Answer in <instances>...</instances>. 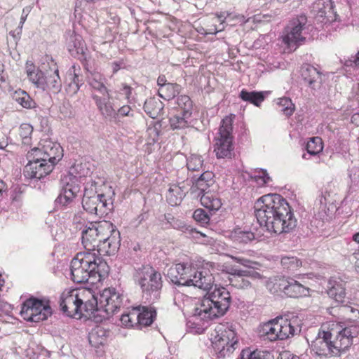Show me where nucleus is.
<instances>
[{
    "label": "nucleus",
    "mask_w": 359,
    "mask_h": 359,
    "mask_svg": "<svg viewBox=\"0 0 359 359\" xmlns=\"http://www.w3.org/2000/svg\"><path fill=\"white\" fill-rule=\"evenodd\" d=\"M279 289L286 295L292 298L306 297L309 293V287L303 285L292 278L280 280Z\"/></svg>",
    "instance_id": "b1692460"
},
{
    "label": "nucleus",
    "mask_w": 359,
    "mask_h": 359,
    "mask_svg": "<svg viewBox=\"0 0 359 359\" xmlns=\"http://www.w3.org/2000/svg\"><path fill=\"white\" fill-rule=\"evenodd\" d=\"M327 294L339 304L346 306L350 303L346 297L345 283L341 280L330 279L328 281Z\"/></svg>",
    "instance_id": "393cba45"
},
{
    "label": "nucleus",
    "mask_w": 359,
    "mask_h": 359,
    "mask_svg": "<svg viewBox=\"0 0 359 359\" xmlns=\"http://www.w3.org/2000/svg\"><path fill=\"white\" fill-rule=\"evenodd\" d=\"M124 296L114 287L104 289L95 297L93 293L90 301L86 302V306L88 310L102 311L107 316L114 315L123 306Z\"/></svg>",
    "instance_id": "ddd939ff"
},
{
    "label": "nucleus",
    "mask_w": 359,
    "mask_h": 359,
    "mask_svg": "<svg viewBox=\"0 0 359 359\" xmlns=\"http://www.w3.org/2000/svg\"><path fill=\"white\" fill-rule=\"evenodd\" d=\"M251 177L259 186H264L271 182V178L267 170L262 168H256L252 171Z\"/></svg>",
    "instance_id": "4c0bfd02"
},
{
    "label": "nucleus",
    "mask_w": 359,
    "mask_h": 359,
    "mask_svg": "<svg viewBox=\"0 0 359 359\" xmlns=\"http://www.w3.org/2000/svg\"><path fill=\"white\" fill-rule=\"evenodd\" d=\"M211 343L219 359L230 356L238 348V337L232 325H218L211 334Z\"/></svg>",
    "instance_id": "1a4fd4ad"
},
{
    "label": "nucleus",
    "mask_w": 359,
    "mask_h": 359,
    "mask_svg": "<svg viewBox=\"0 0 359 359\" xmlns=\"http://www.w3.org/2000/svg\"><path fill=\"white\" fill-rule=\"evenodd\" d=\"M216 16H217L218 20L220 21L221 25H222L224 22V20L226 18V13H224V12L220 13L219 14L217 13Z\"/></svg>",
    "instance_id": "e2e57ef3"
},
{
    "label": "nucleus",
    "mask_w": 359,
    "mask_h": 359,
    "mask_svg": "<svg viewBox=\"0 0 359 359\" xmlns=\"http://www.w3.org/2000/svg\"><path fill=\"white\" fill-rule=\"evenodd\" d=\"M239 97L243 101L248 102L257 107L259 106L260 103L264 100V96L262 93L255 91L248 92L244 89L241 91Z\"/></svg>",
    "instance_id": "f704fd0d"
},
{
    "label": "nucleus",
    "mask_w": 359,
    "mask_h": 359,
    "mask_svg": "<svg viewBox=\"0 0 359 359\" xmlns=\"http://www.w3.org/2000/svg\"><path fill=\"white\" fill-rule=\"evenodd\" d=\"M169 83L167 82L166 78L164 75H161L158 76L157 79V84L158 87L163 86L164 85L168 84Z\"/></svg>",
    "instance_id": "052dcab7"
},
{
    "label": "nucleus",
    "mask_w": 359,
    "mask_h": 359,
    "mask_svg": "<svg viewBox=\"0 0 359 359\" xmlns=\"http://www.w3.org/2000/svg\"><path fill=\"white\" fill-rule=\"evenodd\" d=\"M165 219L172 228L187 233L188 236L194 239H199L201 237H205V234L196 231L191 226L187 225L184 222L175 219L170 215H165Z\"/></svg>",
    "instance_id": "cd10ccee"
},
{
    "label": "nucleus",
    "mask_w": 359,
    "mask_h": 359,
    "mask_svg": "<svg viewBox=\"0 0 359 359\" xmlns=\"http://www.w3.org/2000/svg\"><path fill=\"white\" fill-rule=\"evenodd\" d=\"M164 108L163 103L158 98L150 97L147 99L144 104L145 113L151 118H156L163 114Z\"/></svg>",
    "instance_id": "c85d7f7f"
},
{
    "label": "nucleus",
    "mask_w": 359,
    "mask_h": 359,
    "mask_svg": "<svg viewBox=\"0 0 359 359\" xmlns=\"http://www.w3.org/2000/svg\"><path fill=\"white\" fill-rule=\"evenodd\" d=\"M346 65H355V67L359 68V51L355 56H352L350 60L346 62Z\"/></svg>",
    "instance_id": "13d9d810"
},
{
    "label": "nucleus",
    "mask_w": 359,
    "mask_h": 359,
    "mask_svg": "<svg viewBox=\"0 0 359 359\" xmlns=\"http://www.w3.org/2000/svg\"><path fill=\"white\" fill-rule=\"evenodd\" d=\"M146 219H147V215H146V213L140 214L137 217L138 224H141L143 221H145Z\"/></svg>",
    "instance_id": "338daca9"
},
{
    "label": "nucleus",
    "mask_w": 359,
    "mask_h": 359,
    "mask_svg": "<svg viewBox=\"0 0 359 359\" xmlns=\"http://www.w3.org/2000/svg\"><path fill=\"white\" fill-rule=\"evenodd\" d=\"M67 47L72 56L79 59L84 57L86 47L81 35L74 32L69 34L67 38Z\"/></svg>",
    "instance_id": "bb28decb"
},
{
    "label": "nucleus",
    "mask_w": 359,
    "mask_h": 359,
    "mask_svg": "<svg viewBox=\"0 0 359 359\" xmlns=\"http://www.w3.org/2000/svg\"><path fill=\"white\" fill-rule=\"evenodd\" d=\"M85 184L82 199L83 209L88 213L95 215L100 218L107 215L111 210V204L107 203L104 194H97V187L98 184H103L104 180L97 177H90Z\"/></svg>",
    "instance_id": "6e6552de"
},
{
    "label": "nucleus",
    "mask_w": 359,
    "mask_h": 359,
    "mask_svg": "<svg viewBox=\"0 0 359 359\" xmlns=\"http://www.w3.org/2000/svg\"><path fill=\"white\" fill-rule=\"evenodd\" d=\"M232 237L235 241L241 243H248L255 239V234L249 231H243L240 229H236L232 233Z\"/></svg>",
    "instance_id": "c03bdc74"
},
{
    "label": "nucleus",
    "mask_w": 359,
    "mask_h": 359,
    "mask_svg": "<svg viewBox=\"0 0 359 359\" xmlns=\"http://www.w3.org/2000/svg\"><path fill=\"white\" fill-rule=\"evenodd\" d=\"M302 76L309 86L314 90L320 87L322 83V75L320 71L312 65L306 64L301 69Z\"/></svg>",
    "instance_id": "a878e982"
},
{
    "label": "nucleus",
    "mask_w": 359,
    "mask_h": 359,
    "mask_svg": "<svg viewBox=\"0 0 359 359\" xmlns=\"http://www.w3.org/2000/svg\"><path fill=\"white\" fill-rule=\"evenodd\" d=\"M52 314L50 302L35 297L27 299L22 304L20 316L29 322H40L46 320Z\"/></svg>",
    "instance_id": "dca6fc26"
},
{
    "label": "nucleus",
    "mask_w": 359,
    "mask_h": 359,
    "mask_svg": "<svg viewBox=\"0 0 359 359\" xmlns=\"http://www.w3.org/2000/svg\"><path fill=\"white\" fill-rule=\"evenodd\" d=\"M92 291L89 289L65 290L60 296V306L64 313L69 317H76L82 314L83 311L92 313L88 310L86 304L90 301Z\"/></svg>",
    "instance_id": "f8f14e48"
},
{
    "label": "nucleus",
    "mask_w": 359,
    "mask_h": 359,
    "mask_svg": "<svg viewBox=\"0 0 359 359\" xmlns=\"http://www.w3.org/2000/svg\"><path fill=\"white\" fill-rule=\"evenodd\" d=\"M224 26H222V27H217L214 26L213 27L210 28L208 29V32H206V34H216L217 33L224 30Z\"/></svg>",
    "instance_id": "bf43d9fd"
},
{
    "label": "nucleus",
    "mask_w": 359,
    "mask_h": 359,
    "mask_svg": "<svg viewBox=\"0 0 359 359\" xmlns=\"http://www.w3.org/2000/svg\"><path fill=\"white\" fill-rule=\"evenodd\" d=\"M230 257L236 261V262L241 264V265L248 267L249 269H255L256 266L258 265V263L256 262H252L250 259L241 257H236V256H232L231 255Z\"/></svg>",
    "instance_id": "864d4df0"
},
{
    "label": "nucleus",
    "mask_w": 359,
    "mask_h": 359,
    "mask_svg": "<svg viewBox=\"0 0 359 359\" xmlns=\"http://www.w3.org/2000/svg\"><path fill=\"white\" fill-rule=\"evenodd\" d=\"M255 216L262 226L275 233H288L297 226V219L287 201L280 194H266L255 203Z\"/></svg>",
    "instance_id": "f257e3e1"
},
{
    "label": "nucleus",
    "mask_w": 359,
    "mask_h": 359,
    "mask_svg": "<svg viewBox=\"0 0 359 359\" xmlns=\"http://www.w3.org/2000/svg\"><path fill=\"white\" fill-rule=\"evenodd\" d=\"M73 69V73H74V79H73V81H72V83L70 84V86L73 87L74 88V93H76L79 89V76L76 74V67L75 66H73L72 68Z\"/></svg>",
    "instance_id": "6e6d98bb"
},
{
    "label": "nucleus",
    "mask_w": 359,
    "mask_h": 359,
    "mask_svg": "<svg viewBox=\"0 0 359 359\" xmlns=\"http://www.w3.org/2000/svg\"><path fill=\"white\" fill-rule=\"evenodd\" d=\"M116 117L113 118L114 122L118 123L120 121V117L122 116H133V110L129 105H123L118 108L117 110L116 109Z\"/></svg>",
    "instance_id": "09e8293b"
},
{
    "label": "nucleus",
    "mask_w": 359,
    "mask_h": 359,
    "mask_svg": "<svg viewBox=\"0 0 359 359\" xmlns=\"http://www.w3.org/2000/svg\"><path fill=\"white\" fill-rule=\"evenodd\" d=\"M88 83L91 88L100 95L109 91L104 84V78L99 72H90L88 76Z\"/></svg>",
    "instance_id": "2f4dec72"
},
{
    "label": "nucleus",
    "mask_w": 359,
    "mask_h": 359,
    "mask_svg": "<svg viewBox=\"0 0 359 359\" xmlns=\"http://www.w3.org/2000/svg\"><path fill=\"white\" fill-rule=\"evenodd\" d=\"M177 104L182 109L183 116H191L192 114L193 103L187 95H180L177 99Z\"/></svg>",
    "instance_id": "79ce46f5"
},
{
    "label": "nucleus",
    "mask_w": 359,
    "mask_h": 359,
    "mask_svg": "<svg viewBox=\"0 0 359 359\" xmlns=\"http://www.w3.org/2000/svg\"><path fill=\"white\" fill-rule=\"evenodd\" d=\"M351 122L357 126H359V114H354L351 117Z\"/></svg>",
    "instance_id": "0e129e2a"
},
{
    "label": "nucleus",
    "mask_w": 359,
    "mask_h": 359,
    "mask_svg": "<svg viewBox=\"0 0 359 359\" xmlns=\"http://www.w3.org/2000/svg\"><path fill=\"white\" fill-rule=\"evenodd\" d=\"M111 67L113 69V73H116L121 69L120 64L116 62H113L111 64Z\"/></svg>",
    "instance_id": "69168bd1"
},
{
    "label": "nucleus",
    "mask_w": 359,
    "mask_h": 359,
    "mask_svg": "<svg viewBox=\"0 0 359 359\" xmlns=\"http://www.w3.org/2000/svg\"><path fill=\"white\" fill-rule=\"evenodd\" d=\"M91 172L85 165H77L73 167L60 179L61 191L55 200L57 204L65 207L71 204L80 191V184L86 187V182L90 179Z\"/></svg>",
    "instance_id": "423d86ee"
},
{
    "label": "nucleus",
    "mask_w": 359,
    "mask_h": 359,
    "mask_svg": "<svg viewBox=\"0 0 359 359\" xmlns=\"http://www.w3.org/2000/svg\"><path fill=\"white\" fill-rule=\"evenodd\" d=\"M349 177L352 181V182L355 184H359V168H353L350 170Z\"/></svg>",
    "instance_id": "4d7b16f0"
},
{
    "label": "nucleus",
    "mask_w": 359,
    "mask_h": 359,
    "mask_svg": "<svg viewBox=\"0 0 359 359\" xmlns=\"http://www.w3.org/2000/svg\"><path fill=\"white\" fill-rule=\"evenodd\" d=\"M156 310L152 307L139 306L133 307L121 317V323L126 327H142L149 326L156 318Z\"/></svg>",
    "instance_id": "f3484780"
},
{
    "label": "nucleus",
    "mask_w": 359,
    "mask_h": 359,
    "mask_svg": "<svg viewBox=\"0 0 359 359\" xmlns=\"http://www.w3.org/2000/svg\"><path fill=\"white\" fill-rule=\"evenodd\" d=\"M133 88L126 83H121L118 90H116V93L125 96V98L128 100V103H130V97L133 92Z\"/></svg>",
    "instance_id": "603ef678"
},
{
    "label": "nucleus",
    "mask_w": 359,
    "mask_h": 359,
    "mask_svg": "<svg viewBox=\"0 0 359 359\" xmlns=\"http://www.w3.org/2000/svg\"><path fill=\"white\" fill-rule=\"evenodd\" d=\"M318 201L321 206L325 207L327 201L325 195H324L323 193H321V194L318 196Z\"/></svg>",
    "instance_id": "680f3d73"
},
{
    "label": "nucleus",
    "mask_w": 359,
    "mask_h": 359,
    "mask_svg": "<svg viewBox=\"0 0 359 359\" xmlns=\"http://www.w3.org/2000/svg\"><path fill=\"white\" fill-rule=\"evenodd\" d=\"M307 152L313 156L318 154L323 149V143L320 137L310 138L306 147Z\"/></svg>",
    "instance_id": "58836bf2"
},
{
    "label": "nucleus",
    "mask_w": 359,
    "mask_h": 359,
    "mask_svg": "<svg viewBox=\"0 0 359 359\" xmlns=\"http://www.w3.org/2000/svg\"><path fill=\"white\" fill-rule=\"evenodd\" d=\"M241 359H273V357L268 351L244 349L241 352Z\"/></svg>",
    "instance_id": "ea45409f"
},
{
    "label": "nucleus",
    "mask_w": 359,
    "mask_h": 359,
    "mask_svg": "<svg viewBox=\"0 0 359 359\" xmlns=\"http://www.w3.org/2000/svg\"><path fill=\"white\" fill-rule=\"evenodd\" d=\"M134 280L142 292L150 301L159 299L163 286L161 273L149 265L142 266L135 270Z\"/></svg>",
    "instance_id": "9b49d317"
},
{
    "label": "nucleus",
    "mask_w": 359,
    "mask_h": 359,
    "mask_svg": "<svg viewBox=\"0 0 359 359\" xmlns=\"http://www.w3.org/2000/svg\"><path fill=\"white\" fill-rule=\"evenodd\" d=\"M101 239L102 248H100L101 252L109 255L118 249L121 243L120 233L112 224L111 228L104 231Z\"/></svg>",
    "instance_id": "5701e85b"
},
{
    "label": "nucleus",
    "mask_w": 359,
    "mask_h": 359,
    "mask_svg": "<svg viewBox=\"0 0 359 359\" xmlns=\"http://www.w3.org/2000/svg\"><path fill=\"white\" fill-rule=\"evenodd\" d=\"M230 257L236 261V262L241 264V265L248 267L249 269H255L256 266L258 265V263L256 262H252L250 259L241 257H236V256H232L231 255Z\"/></svg>",
    "instance_id": "5fc2aeb1"
},
{
    "label": "nucleus",
    "mask_w": 359,
    "mask_h": 359,
    "mask_svg": "<svg viewBox=\"0 0 359 359\" xmlns=\"http://www.w3.org/2000/svg\"><path fill=\"white\" fill-rule=\"evenodd\" d=\"M193 218L202 225L208 224L210 217L208 213L203 209H197L193 213Z\"/></svg>",
    "instance_id": "8fccbe9b"
},
{
    "label": "nucleus",
    "mask_w": 359,
    "mask_h": 359,
    "mask_svg": "<svg viewBox=\"0 0 359 359\" xmlns=\"http://www.w3.org/2000/svg\"><path fill=\"white\" fill-rule=\"evenodd\" d=\"M29 11L28 10L23 9L18 27L15 30L10 32V34L13 36L14 38H16L17 36L20 37L22 33V26L27 20Z\"/></svg>",
    "instance_id": "3c124183"
},
{
    "label": "nucleus",
    "mask_w": 359,
    "mask_h": 359,
    "mask_svg": "<svg viewBox=\"0 0 359 359\" xmlns=\"http://www.w3.org/2000/svg\"><path fill=\"white\" fill-rule=\"evenodd\" d=\"M212 266V264H207ZM168 278L175 285L194 286L203 290L212 288L214 277L208 267L196 270L190 262H182L172 264L167 273Z\"/></svg>",
    "instance_id": "39448f33"
},
{
    "label": "nucleus",
    "mask_w": 359,
    "mask_h": 359,
    "mask_svg": "<svg viewBox=\"0 0 359 359\" xmlns=\"http://www.w3.org/2000/svg\"><path fill=\"white\" fill-rule=\"evenodd\" d=\"M214 174L210 171L203 172L191 187V194L200 198L203 206L210 210H218L222 203L214 191L215 187Z\"/></svg>",
    "instance_id": "9d476101"
},
{
    "label": "nucleus",
    "mask_w": 359,
    "mask_h": 359,
    "mask_svg": "<svg viewBox=\"0 0 359 359\" xmlns=\"http://www.w3.org/2000/svg\"><path fill=\"white\" fill-rule=\"evenodd\" d=\"M352 327H345L334 336L330 331L319 330L318 335L311 344V351L320 358H331L341 355L353 344L355 332Z\"/></svg>",
    "instance_id": "20e7f679"
},
{
    "label": "nucleus",
    "mask_w": 359,
    "mask_h": 359,
    "mask_svg": "<svg viewBox=\"0 0 359 359\" xmlns=\"http://www.w3.org/2000/svg\"><path fill=\"white\" fill-rule=\"evenodd\" d=\"M181 86L177 83H169L168 84L161 86L158 89V95L166 100L174 98L180 93Z\"/></svg>",
    "instance_id": "473e14b6"
},
{
    "label": "nucleus",
    "mask_w": 359,
    "mask_h": 359,
    "mask_svg": "<svg viewBox=\"0 0 359 359\" xmlns=\"http://www.w3.org/2000/svg\"><path fill=\"white\" fill-rule=\"evenodd\" d=\"M111 228V223L104 221L98 224L90 223L82 231L81 242L85 248L84 252H98L101 255L102 239L104 231Z\"/></svg>",
    "instance_id": "a211bd4d"
},
{
    "label": "nucleus",
    "mask_w": 359,
    "mask_h": 359,
    "mask_svg": "<svg viewBox=\"0 0 359 359\" xmlns=\"http://www.w3.org/2000/svg\"><path fill=\"white\" fill-rule=\"evenodd\" d=\"M233 117L231 116H226L222 120L214 145V151L217 158H231L233 155Z\"/></svg>",
    "instance_id": "2eb2a0df"
},
{
    "label": "nucleus",
    "mask_w": 359,
    "mask_h": 359,
    "mask_svg": "<svg viewBox=\"0 0 359 359\" xmlns=\"http://www.w3.org/2000/svg\"><path fill=\"white\" fill-rule=\"evenodd\" d=\"M88 341L92 346L99 347L106 341L105 331L101 327L93 329L88 335Z\"/></svg>",
    "instance_id": "72a5a7b5"
},
{
    "label": "nucleus",
    "mask_w": 359,
    "mask_h": 359,
    "mask_svg": "<svg viewBox=\"0 0 359 359\" xmlns=\"http://www.w3.org/2000/svg\"><path fill=\"white\" fill-rule=\"evenodd\" d=\"M251 276H236L229 278L230 284L234 287L238 289H247L251 286V283L247 279V278Z\"/></svg>",
    "instance_id": "49530a36"
},
{
    "label": "nucleus",
    "mask_w": 359,
    "mask_h": 359,
    "mask_svg": "<svg viewBox=\"0 0 359 359\" xmlns=\"http://www.w3.org/2000/svg\"><path fill=\"white\" fill-rule=\"evenodd\" d=\"M186 195V190L177 184H172L167 193L166 198L168 203L172 206L180 204L182 200Z\"/></svg>",
    "instance_id": "7c9ffc66"
},
{
    "label": "nucleus",
    "mask_w": 359,
    "mask_h": 359,
    "mask_svg": "<svg viewBox=\"0 0 359 359\" xmlns=\"http://www.w3.org/2000/svg\"><path fill=\"white\" fill-rule=\"evenodd\" d=\"M226 271L229 273L231 277L236 276L238 275L240 276H251V278L253 279H259L262 278V276L259 273L250 269H239L236 266H228L226 267Z\"/></svg>",
    "instance_id": "a19ab883"
},
{
    "label": "nucleus",
    "mask_w": 359,
    "mask_h": 359,
    "mask_svg": "<svg viewBox=\"0 0 359 359\" xmlns=\"http://www.w3.org/2000/svg\"><path fill=\"white\" fill-rule=\"evenodd\" d=\"M92 98L102 116L104 117V118L112 121L116 114V109L111 102V97L109 91L102 93L100 95L94 93L92 94Z\"/></svg>",
    "instance_id": "4be33fe9"
},
{
    "label": "nucleus",
    "mask_w": 359,
    "mask_h": 359,
    "mask_svg": "<svg viewBox=\"0 0 359 359\" xmlns=\"http://www.w3.org/2000/svg\"><path fill=\"white\" fill-rule=\"evenodd\" d=\"M313 11L316 13V20L326 24L336 20L334 5L332 0H318L315 2Z\"/></svg>",
    "instance_id": "412c9836"
},
{
    "label": "nucleus",
    "mask_w": 359,
    "mask_h": 359,
    "mask_svg": "<svg viewBox=\"0 0 359 359\" xmlns=\"http://www.w3.org/2000/svg\"><path fill=\"white\" fill-rule=\"evenodd\" d=\"M353 240L355 241L356 243H359V231L358 233H355L353 236Z\"/></svg>",
    "instance_id": "774afa93"
},
{
    "label": "nucleus",
    "mask_w": 359,
    "mask_h": 359,
    "mask_svg": "<svg viewBox=\"0 0 359 359\" xmlns=\"http://www.w3.org/2000/svg\"><path fill=\"white\" fill-rule=\"evenodd\" d=\"M191 116H183V113H182V116L177 114L173 116L170 118V124L172 129H183L188 126V118H189Z\"/></svg>",
    "instance_id": "a18cd8bd"
},
{
    "label": "nucleus",
    "mask_w": 359,
    "mask_h": 359,
    "mask_svg": "<svg viewBox=\"0 0 359 359\" xmlns=\"http://www.w3.org/2000/svg\"><path fill=\"white\" fill-rule=\"evenodd\" d=\"M231 302L229 292L224 287L215 289L205 296L199 306L194 311V318L203 320H212L223 316L228 310Z\"/></svg>",
    "instance_id": "0eeeda50"
},
{
    "label": "nucleus",
    "mask_w": 359,
    "mask_h": 359,
    "mask_svg": "<svg viewBox=\"0 0 359 359\" xmlns=\"http://www.w3.org/2000/svg\"><path fill=\"white\" fill-rule=\"evenodd\" d=\"M301 331L296 320L276 318L264 323L260 329V334L266 339L274 341L293 337Z\"/></svg>",
    "instance_id": "4468645a"
},
{
    "label": "nucleus",
    "mask_w": 359,
    "mask_h": 359,
    "mask_svg": "<svg viewBox=\"0 0 359 359\" xmlns=\"http://www.w3.org/2000/svg\"><path fill=\"white\" fill-rule=\"evenodd\" d=\"M281 264L285 269L294 271L302 265V262L295 257H283Z\"/></svg>",
    "instance_id": "de8ad7c7"
},
{
    "label": "nucleus",
    "mask_w": 359,
    "mask_h": 359,
    "mask_svg": "<svg viewBox=\"0 0 359 359\" xmlns=\"http://www.w3.org/2000/svg\"><path fill=\"white\" fill-rule=\"evenodd\" d=\"M307 18L306 15H301L290 21L285 29V34L283 36V42L291 48L297 47L305 41L306 33Z\"/></svg>",
    "instance_id": "6ab92c4d"
},
{
    "label": "nucleus",
    "mask_w": 359,
    "mask_h": 359,
    "mask_svg": "<svg viewBox=\"0 0 359 359\" xmlns=\"http://www.w3.org/2000/svg\"><path fill=\"white\" fill-rule=\"evenodd\" d=\"M13 97L24 108L31 109L34 107L35 102L24 90H19L15 91Z\"/></svg>",
    "instance_id": "e433bc0d"
},
{
    "label": "nucleus",
    "mask_w": 359,
    "mask_h": 359,
    "mask_svg": "<svg viewBox=\"0 0 359 359\" xmlns=\"http://www.w3.org/2000/svg\"><path fill=\"white\" fill-rule=\"evenodd\" d=\"M203 158L198 154H191L187 159V167L189 170L199 171L203 167Z\"/></svg>",
    "instance_id": "37998d69"
},
{
    "label": "nucleus",
    "mask_w": 359,
    "mask_h": 359,
    "mask_svg": "<svg viewBox=\"0 0 359 359\" xmlns=\"http://www.w3.org/2000/svg\"><path fill=\"white\" fill-rule=\"evenodd\" d=\"M44 60L48 64L50 70H46L43 63L41 68L46 71L43 82L45 83L44 87L41 88L42 90H50L56 93L60 91L62 88V82L59 76V71L57 64L54 62L53 58L46 55Z\"/></svg>",
    "instance_id": "aec40b11"
},
{
    "label": "nucleus",
    "mask_w": 359,
    "mask_h": 359,
    "mask_svg": "<svg viewBox=\"0 0 359 359\" xmlns=\"http://www.w3.org/2000/svg\"><path fill=\"white\" fill-rule=\"evenodd\" d=\"M63 149L60 144L46 141L34 147L27 154L28 163L24 168L26 178L40 180L48 175L55 165L62 158Z\"/></svg>",
    "instance_id": "f03ea898"
},
{
    "label": "nucleus",
    "mask_w": 359,
    "mask_h": 359,
    "mask_svg": "<svg viewBox=\"0 0 359 359\" xmlns=\"http://www.w3.org/2000/svg\"><path fill=\"white\" fill-rule=\"evenodd\" d=\"M70 271L74 283H84L90 280L94 284L107 275L109 266L97 252H81L72 260Z\"/></svg>",
    "instance_id": "7ed1b4c3"
},
{
    "label": "nucleus",
    "mask_w": 359,
    "mask_h": 359,
    "mask_svg": "<svg viewBox=\"0 0 359 359\" xmlns=\"http://www.w3.org/2000/svg\"><path fill=\"white\" fill-rule=\"evenodd\" d=\"M278 109L286 116H290L294 111L295 107L291 99L283 97L278 99Z\"/></svg>",
    "instance_id": "c9c22d12"
},
{
    "label": "nucleus",
    "mask_w": 359,
    "mask_h": 359,
    "mask_svg": "<svg viewBox=\"0 0 359 359\" xmlns=\"http://www.w3.org/2000/svg\"><path fill=\"white\" fill-rule=\"evenodd\" d=\"M26 72L30 81H32L37 88L44 87L43 80L45 75L42 70L35 67L33 64H26Z\"/></svg>",
    "instance_id": "c756f323"
}]
</instances>
